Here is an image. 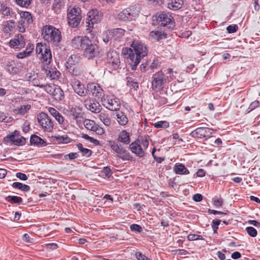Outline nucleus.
<instances>
[{"mask_svg":"<svg viewBox=\"0 0 260 260\" xmlns=\"http://www.w3.org/2000/svg\"><path fill=\"white\" fill-rule=\"evenodd\" d=\"M56 120L58 122V124L62 125V127L66 126L67 125V121L65 120L61 114L59 113L54 117Z\"/></svg>","mask_w":260,"mask_h":260,"instance_id":"ea45409f","label":"nucleus"},{"mask_svg":"<svg viewBox=\"0 0 260 260\" xmlns=\"http://www.w3.org/2000/svg\"><path fill=\"white\" fill-rule=\"evenodd\" d=\"M154 125L156 128H166L169 126V123L166 121H160L155 123Z\"/></svg>","mask_w":260,"mask_h":260,"instance_id":"37998d69","label":"nucleus"},{"mask_svg":"<svg viewBox=\"0 0 260 260\" xmlns=\"http://www.w3.org/2000/svg\"><path fill=\"white\" fill-rule=\"evenodd\" d=\"M101 102L106 108L111 111H117L121 106L119 99L114 95L104 96Z\"/></svg>","mask_w":260,"mask_h":260,"instance_id":"0eeeda50","label":"nucleus"},{"mask_svg":"<svg viewBox=\"0 0 260 260\" xmlns=\"http://www.w3.org/2000/svg\"><path fill=\"white\" fill-rule=\"evenodd\" d=\"M125 32V30L122 28H118L116 29H114L112 30L110 32L112 34L114 37H115L116 38H120L122 36L124 35Z\"/></svg>","mask_w":260,"mask_h":260,"instance_id":"58836bf2","label":"nucleus"},{"mask_svg":"<svg viewBox=\"0 0 260 260\" xmlns=\"http://www.w3.org/2000/svg\"><path fill=\"white\" fill-rule=\"evenodd\" d=\"M238 29V26L237 24L230 25L226 27V30L228 33L232 34L236 32Z\"/></svg>","mask_w":260,"mask_h":260,"instance_id":"864d4df0","label":"nucleus"},{"mask_svg":"<svg viewBox=\"0 0 260 260\" xmlns=\"http://www.w3.org/2000/svg\"><path fill=\"white\" fill-rule=\"evenodd\" d=\"M87 94L101 100L104 96L103 89L98 84L89 83L87 85Z\"/></svg>","mask_w":260,"mask_h":260,"instance_id":"4468645a","label":"nucleus"},{"mask_svg":"<svg viewBox=\"0 0 260 260\" xmlns=\"http://www.w3.org/2000/svg\"><path fill=\"white\" fill-rule=\"evenodd\" d=\"M16 176L17 178L23 181L26 180L27 179V177L26 174L21 172L17 173Z\"/></svg>","mask_w":260,"mask_h":260,"instance_id":"774afa93","label":"nucleus"},{"mask_svg":"<svg viewBox=\"0 0 260 260\" xmlns=\"http://www.w3.org/2000/svg\"><path fill=\"white\" fill-rule=\"evenodd\" d=\"M9 201L11 203H17L20 204L22 202V199L20 197L17 196H9Z\"/></svg>","mask_w":260,"mask_h":260,"instance_id":"a18cd8bd","label":"nucleus"},{"mask_svg":"<svg viewBox=\"0 0 260 260\" xmlns=\"http://www.w3.org/2000/svg\"><path fill=\"white\" fill-rule=\"evenodd\" d=\"M100 49L98 45L92 43L90 39L89 42L85 46L83 50V55L88 59H93L99 56Z\"/></svg>","mask_w":260,"mask_h":260,"instance_id":"ddd939ff","label":"nucleus"},{"mask_svg":"<svg viewBox=\"0 0 260 260\" xmlns=\"http://www.w3.org/2000/svg\"><path fill=\"white\" fill-rule=\"evenodd\" d=\"M29 55V54L28 53V52H27L26 51L24 50L22 52L18 53L17 54L16 56L18 58L22 59V58H24V57H27Z\"/></svg>","mask_w":260,"mask_h":260,"instance_id":"0e129e2a","label":"nucleus"},{"mask_svg":"<svg viewBox=\"0 0 260 260\" xmlns=\"http://www.w3.org/2000/svg\"><path fill=\"white\" fill-rule=\"evenodd\" d=\"M66 66L70 74L73 76H80L83 72L81 58L76 55H72L68 58Z\"/></svg>","mask_w":260,"mask_h":260,"instance_id":"7ed1b4c3","label":"nucleus"},{"mask_svg":"<svg viewBox=\"0 0 260 260\" xmlns=\"http://www.w3.org/2000/svg\"><path fill=\"white\" fill-rule=\"evenodd\" d=\"M221 220L218 219H215L212 221V227L214 233H217V230L218 229V225L220 224Z\"/></svg>","mask_w":260,"mask_h":260,"instance_id":"8fccbe9b","label":"nucleus"},{"mask_svg":"<svg viewBox=\"0 0 260 260\" xmlns=\"http://www.w3.org/2000/svg\"><path fill=\"white\" fill-rule=\"evenodd\" d=\"M259 101L256 100V101H254V102H252L249 108H248V109H249L250 111H252V110L254 109L255 108H256V107H257L259 105Z\"/></svg>","mask_w":260,"mask_h":260,"instance_id":"69168bd1","label":"nucleus"},{"mask_svg":"<svg viewBox=\"0 0 260 260\" xmlns=\"http://www.w3.org/2000/svg\"><path fill=\"white\" fill-rule=\"evenodd\" d=\"M6 70L12 74H16L19 72L20 69L17 67L14 61L7 63L6 67Z\"/></svg>","mask_w":260,"mask_h":260,"instance_id":"72a5a7b5","label":"nucleus"},{"mask_svg":"<svg viewBox=\"0 0 260 260\" xmlns=\"http://www.w3.org/2000/svg\"><path fill=\"white\" fill-rule=\"evenodd\" d=\"M16 19H12L4 22L3 31L5 34H9L13 32L16 26L15 20Z\"/></svg>","mask_w":260,"mask_h":260,"instance_id":"393cba45","label":"nucleus"},{"mask_svg":"<svg viewBox=\"0 0 260 260\" xmlns=\"http://www.w3.org/2000/svg\"><path fill=\"white\" fill-rule=\"evenodd\" d=\"M45 73L51 80L57 79L60 75V73L55 68H49L48 67L47 69H46Z\"/></svg>","mask_w":260,"mask_h":260,"instance_id":"c85d7f7f","label":"nucleus"},{"mask_svg":"<svg viewBox=\"0 0 260 260\" xmlns=\"http://www.w3.org/2000/svg\"><path fill=\"white\" fill-rule=\"evenodd\" d=\"M89 40L88 37L77 36L72 39L71 45L75 49L83 50Z\"/></svg>","mask_w":260,"mask_h":260,"instance_id":"2eb2a0df","label":"nucleus"},{"mask_svg":"<svg viewBox=\"0 0 260 260\" xmlns=\"http://www.w3.org/2000/svg\"><path fill=\"white\" fill-rule=\"evenodd\" d=\"M99 119L106 126H109L111 124V118L108 114L104 113H101L99 114Z\"/></svg>","mask_w":260,"mask_h":260,"instance_id":"4c0bfd02","label":"nucleus"},{"mask_svg":"<svg viewBox=\"0 0 260 260\" xmlns=\"http://www.w3.org/2000/svg\"><path fill=\"white\" fill-rule=\"evenodd\" d=\"M20 16V19L17 26L19 32H23L29 25L32 23L33 19L31 14L28 12H21Z\"/></svg>","mask_w":260,"mask_h":260,"instance_id":"f8f14e48","label":"nucleus"},{"mask_svg":"<svg viewBox=\"0 0 260 260\" xmlns=\"http://www.w3.org/2000/svg\"><path fill=\"white\" fill-rule=\"evenodd\" d=\"M26 45V38L24 35L19 34L9 41V46L14 49L20 50L24 48Z\"/></svg>","mask_w":260,"mask_h":260,"instance_id":"dca6fc26","label":"nucleus"},{"mask_svg":"<svg viewBox=\"0 0 260 260\" xmlns=\"http://www.w3.org/2000/svg\"><path fill=\"white\" fill-rule=\"evenodd\" d=\"M69 116L77 122L79 119L83 118V113L82 112V109L79 107H72L69 111Z\"/></svg>","mask_w":260,"mask_h":260,"instance_id":"5701e85b","label":"nucleus"},{"mask_svg":"<svg viewBox=\"0 0 260 260\" xmlns=\"http://www.w3.org/2000/svg\"><path fill=\"white\" fill-rule=\"evenodd\" d=\"M29 80L32 81V84L34 86H38L41 88H43L44 86V84L41 83L40 80L38 79L34 78L31 79L30 77H29Z\"/></svg>","mask_w":260,"mask_h":260,"instance_id":"6e6d98bb","label":"nucleus"},{"mask_svg":"<svg viewBox=\"0 0 260 260\" xmlns=\"http://www.w3.org/2000/svg\"><path fill=\"white\" fill-rule=\"evenodd\" d=\"M84 104L87 109L93 113H99L102 110L101 106L95 99H87L84 100Z\"/></svg>","mask_w":260,"mask_h":260,"instance_id":"412c9836","label":"nucleus"},{"mask_svg":"<svg viewBox=\"0 0 260 260\" xmlns=\"http://www.w3.org/2000/svg\"><path fill=\"white\" fill-rule=\"evenodd\" d=\"M52 138L54 141H56L58 144H67L70 143L72 140L67 135L52 137Z\"/></svg>","mask_w":260,"mask_h":260,"instance_id":"f704fd0d","label":"nucleus"},{"mask_svg":"<svg viewBox=\"0 0 260 260\" xmlns=\"http://www.w3.org/2000/svg\"><path fill=\"white\" fill-rule=\"evenodd\" d=\"M168 82V77L159 71L154 74L152 77V88L156 91H160L164 87V85Z\"/></svg>","mask_w":260,"mask_h":260,"instance_id":"39448f33","label":"nucleus"},{"mask_svg":"<svg viewBox=\"0 0 260 260\" xmlns=\"http://www.w3.org/2000/svg\"><path fill=\"white\" fill-rule=\"evenodd\" d=\"M43 51V52H42V54H41V55L39 56V58L43 62L47 65L52 61L51 50L49 47L46 46Z\"/></svg>","mask_w":260,"mask_h":260,"instance_id":"b1692460","label":"nucleus"},{"mask_svg":"<svg viewBox=\"0 0 260 260\" xmlns=\"http://www.w3.org/2000/svg\"><path fill=\"white\" fill-rule=\"evenodd\" d=\"M140 12V8L136 5L130 6L118 14V18L122 21H132L137 17Z\"/></svg>","mask_w":260,"mask_h":260,"instance_id":"6e6552de","label":"nucleus"},{"mask_svg":"<svg viewBox=\"0 0 260 260\" xmlns=\"http://www.w3.org/2000/svg\"><path fill=\"white\" fill-rule=\"evenodd\" d=\"M156 20L158 25L161 26L172 28L175 26V22L172 15L169 13L160 12L156 15Z\"/></svg>","mask_w":260,"mask_h":260,"instance_id":"1a4fd4ad","label":"nucleus"},{"mask_svg":"<svg viewBox=\"0 0 260 260\" xmlns=\"http://www.w3.org/2000/svg\"><path fill=\"white\" fill-rule=\"evenodd\" d=\"M107 63L113 70H116L118 68L120 61L119 54L116 51L114 50L109 51L107 55Z\"/></svg>","mask_w":260,"mask_h":260,"instance_id":"6ab92c4d","label":"nucleus"},{"mask_svg":"<svg viewBox=\"0 0 260 260\" xmlns=\"http://www.w3.org/2000/svg\"><path fill=\"white\" fill-rule=\"evenodd\" d=\"M14 133V135H11L8 136L7 138L10 139L11 141H12L14 143V144H15V141H17V138H16V137H18L19 136V132L17 131H15Z\"/></svg>","mask_w":260,"mask_h":260,"instance_id":"5fc2aeb1","label":"nucleus"},{"mask_svg":"<svg viewBox=\"0 0 260 260\" xmlns=\"http://www.w3.org/2000/svg\"><path fill=\"white\" fill-rule=\"evenodd\" d=\"M201 236L198 235L190 234L187 236V239L189 241H193L200 239Z\"/></svg>","mask_w":260,"mask_h":260,"instance_id":"338daca9","label":"nucleus"},{"mask_svg":"<svg viewBox=\"0 0 260 260\" xmlns=\"http://www.w3.org/2000/svg\"><path fill=\"white\" fill-rule=\"evenodd\" d=\"M149 141L147 139H137L129 145V149L136 156L143 157L145 155V151L148 148Z\"/></svg>","mask_w":260,"mask_h":260,"instance_id":"20e7f679","label":"nucleus"},{"mask_svg":"<svg viewBox=\"0 0 260 260\" xmlns=\"http://www.w3.org/2000/svg\"><path fill=\"white\" fill-rule=\"evenodd\" d=\"M246 231L249 236L252 237H255L257 234V231L252 226H248L246 228Z\"/></svg>","mask_w":260,"mask_h":260,"instance_id":"de8ad7c7","label":"nucleus"},{"mask_svg":"<svg viewBox=\"0 0 260 260\" xmlns=\"http://www.w3.org/2000/svg\"><path fill=\"white\" fill-rule=\"evenodd\" d=\"M51 95L55 100L59 101L63 98V91L59 86L56 85Z\"/></svg>","mask_w":260,"mask_h":260,"instance_id":"473e14b6","label":"nucleus"},{"mask_svg":"<svg viewBox=\"0 0 260 260\" xmlns=\"http://www.w3.org/2000/svg\"><path fill=\"white\" fill-rule=\"evenodd\" d=\"M174 172L178 175H188L189 171L181 163H176L173 168Z\"/></svg>","mask_w":260,"mask_h":260,"instance_id":"bb28decb","label":"nucleus"},{"mask_svg":"<svg viewBox=\"0 0 260 260\" xmlns=\"http://www.w3.org/2000/svg\"><path fill=\"white\" fill-rule=\"evenodd\" d=\"M118 142L124 144H128L131 142L130 136L126 131L123 130L118 134L117 139Z\"/></svg>","mask_w":260,"mask_h":260,"instance_id":"7c9ffc66","label":"nucleus"},{"mask_svg":"<svg viewBox=\"0 0 260 260\" xmlns=\"http://www.w3.org/2000/svg\"><path fill=\"white\" fill-rule=\"evenodd\" d=\"M47 45L44 44H43L42 43H38L36 46V53L38 55L41 56V54H42L43 51L44 50V49L46 47Z\"/></svg>","mask_w":260,"mask_h":260,"instance_id":"a19ab883","label":"nucleus"},{"mask_svg":"<svg viewBox=\"0 0 260 260\" xmlns=\"http://www.w3.org/2000/svg\"><path fill=\"white\" fill-rule=\"evenodd\" d=\"M82 138L86 139V140H89L90 142H91V143H93L95 144H98L99 143V141L89 136L87 134H82Z\"/></svg>","mask_w":260,"mask_h":260,"instance_id":"603ef678","label":"nucleus"},{"mask_svg":"<svg viewBox=\"0 0 260 260\" xmlns=\"http://www.w3.org/2000/svg\"><path fill=\"white\" fill-rule=\"evenodd\" d=\"M213 204L216 207H221L223 204V201L221 198H215L213 199Z\"/></svg>","mask_w":260,"mask_h":260,"instance_id":"bf43d9fd","label":"nucleus"},{"mask_svg":"<svg viewBox=\"0 0 260 260\" xmlns=\"http://www.w3.org/2000/svg\"><path fill=\"white\" fill-rule=\"evenodd\" d=\"M102 14L96 9H92L87 13L86 23L88 24V27H93V25L100 22L102 19Z\"/></svg>","mask_w":260,"mask_h":260,"instance_id":"f3484780","label":"nucleus"},{"mask_svg":"<svg viewBox=\"0 0 260 260\" xmlns=\"http://www.w3.org/2000/svg\"><path fill=\"white\" fill-rule=\"evenodd\" d=\"M64 4V0H54L52 5V8L54 12H57L63 7Z\"/></svg>","mask_w":260,"mask_h":260,"instance_id":"c9c22d12","label":"nucleus"},{"mask_svg":"<svg viewBox=\"0 0 260 260\" xmlns=\"http://www.w3.org/2000/svg\"><path fill=\"white\" fill-rule=\"evenodd\" d=\"M130 229L131 231L133 232H137L139 233H140L142 231V227L137 224H133L131 225Z\"/></svg>","mask_w":260,"mask_h":260,"instance_id":"4d7b16f0","label":"nucleus"},{"mask_svg":"<svg viewBox=\"0 0 260 260\" xmlns=\"http://www.w3.org/2000/svg\"><path fill=\"white\" fill-rule=\"evenodd\" d=\"M30 142L31 145L40 147H44L47 145V142L41 137L34 134L30 137Z\"/></svg>","mask_w":260,"mask_h":260,"instance_id":"a878e982","label":"nucleus"},{"mask_svg":"<svg viewBox=\"0 0 260 260\" xmlns=\"http://www.w3.org/2000/svg\"><path fill=\"white\" fill-rule=\"evenodd\" d=\"M81 9L79 8L69 7L68 9L67 17L69 25L72 27H77L81 21L82 16Z\"/></svg>","mask_w":260,"mask_h":260,"instance_id":"423d86ee","label":"nucleus"},{"mask_svg":"<svg viewBox=\"0 0 260 260\" xmlns=\"http://www.w3.org/2000/svg\"><path fill=\"white\" fill-rule=\"evenodd\" d=\"M16 145H22L26 142V139L23 137H21L20 138H17V141H15Z\"/></svg>","mask_w":260,"mask_h":260,"instance_id":"e2e57ef3","label":"nucleus"},{"mask_svg":"<svg viewBox=\"0 0 260 260\" xmlns=\"http://www.w3.org/2000/svg\"><path fill=\"white\" fill-rule=\"evenodd\" d=\"M71 85L74 92L78 95L83 97L87 95V87L79 80L73 78L71 80Z\"/></svg>","mask_w":260,"mask_h":260,"instance_id":"a211bd4d","label":"nucleus"},{"mask_svg":"<svg viewBox=\"0 0 260 260\" xmlns=\"http://www.w3.org/2000/svg\"><path fill=\"white\" fill-rule=\"evenodd\" d=\"M149 62L146 61L145 62L142 63L140 66V70L142 72H145L148 70L149 68Z\"/></svg>","mask_w":260,"mask_h":260,"instance_id":"052dcab7","label":"nucleus"},{"mask_svg":"<svg viewBox=\"0 0 260 260\" xmlns=\"http://www.w3.org/2000/svg\"><path fill=\"white\" fill-rule=\"evenodd\" d=\"M108 145L111 148L118 154V156L123 160H132V156L130 153L121 145H119L114 141H109Z\"/></svg>","mask_w":260,"mask_h":260,"instance_id":"9d476101","label":"nucleus"},{"mask_svg":"<svg viewBox=\"0 0 260 260\" xmlns=\"http://www.w3.org/2000/svg\"><path fill=\"white\" fill-rule=\"evenodd\" d=\"M16 4L22 7H28L31 4V0H15Z\"/></svg>","mask_w":260,"mask_h":260,"instance_id":"79ce46f5","label":"nucleus"},{"mask_svg":"<svg viewBox=\"0 0 260 260\" xmlns=\"http://www.w3.org/2000/svg\"><path fill=\"white\" fill-rule=\"evenodd\" d=\"M135 256L138 260H150L148 257L140 252H136Z\"/></svg>","mask_w":260,"mask_h":260,"instance_id":"13d9d810","label":"nucleus"},{"mask_svg":"<svg viewBox=\"0 0 260 260\" xmlns=\"http://www.w3.org/2000/svg\"><path fill=\"white\" fill-rule=\"evenodd\" d=\"M56 85L53 84V85H44V86L43 87L44 89L45 90L46 92L51 95L52 92H53V89H54Z\"/></svg>","mask_w":260,"mask_h":260,"instance_id":"09e8293b","label":"nucleus"},{"mask_svg":"<svg viewBox=\"0 0 260 260\" xmlns=\"http://www.w3.org/2000/svg\"><path fill=\"white\" fill-rule=\"evenodd\" d=\"M42 36L44 40L52 46H58L62 38L60 31L50 25L43 26Z\"/></svg>","mask_w":260,"mask_h":260,"instance_id":"f03ea898","label":"nucleus"},{"mask_svg":"<svg viewBox=\"0 0 260 260\" xmlns=\"http://www.w3.org/2000/svg\"><path fill=\"white\" fill-rule=\"evenodd\" d=\"M102 172L104 173L107 178H110L112 174L111 169L109 167H104Z\"/></svg>","mask_w":260,"mask_h":260,"instance_id":"3c124183","label":"nucleus"},{"mask_svg":"<svg viewBox=\"0 0 260 260\" xmlns=\"http://www.w3.org/2000/svg\"><path fill=\"white\" fill-rule=\"evenodd\" d=\"M183 4V0H170L168 3V8L173 10H177L182 7Z\"/></svg>","mask_w":260,"mask_h":260,"instance_id":"2f4dec72","label":"nucleus"},{"mask_svg":"<svg viewBox=\"0 0 260 260\" xmlns=\"http://www.w3.org/2000/svg\"><path fill=\"white\" fill-rule=\"evenodd\" d=\"M131 46L133 49L126 48L123 51V53L128 55L127 58L131 61L129 64L132 70L134 71L142 58L147 55L148 49L144 43L138 40H134Z\"/></svg>","mask_w":260,"mask_h":260,"instance_id":"f257e3e1","label":"nucleus"},{"mask_svg":"<svg viewBox=\"0 0 260 260\" xmlns=\"http://www.w3.org/2000/svg\"><path fill=\"white\" fill-rule=\"evenodd\" d=\"M0 14H2L6 19H17V14L13 10L3 4H0Z\"/></svg>","mask_w":260,"mask_h":260,"instance_id":"4be33fe9","label":"nucleus"},{"mask_svg":"<svg viewBox=\"0 0 260 260\" xmlns=\"http://www.w3.org/2000/svg\"><path fill=\"white\" fill-rule=\"evenodd\" d=\"M149 37L151 39L158 41L161 39L167 38V34L160 30H153L149 34Z\"/></svg>","mask_w":260,"mask_h":260,"instance_id":"c756f323","label":"nucleus"},{"mask_svg":"<svg viewBox=\"0 0 260 260\" xmlns=\"http://www.w3.org/2000/svg\"><path fill=\"white\" fill-rule=\"evenodd\" d=\"M77 147L82 153L83 156L88 157L91 155L92 152V151L89 149L84 148L81 143L77 144Z\"/></svg>","mask_w":260,"mask_h":260,"instance_id":"e433bc0d","label":"nucleus"},{"mask_svg":"<svg viewBox=\"0 0 260 260\" xmlns=\"http://www.w3.org/2000/svg\"><path fill=\"white\" fill-rule=\"evenodd\" d=\"M84 125L85 127L88 130L91 131L92 128L95 124V122L93 120L90 119H85L84 121Z\"/></svg>","mask_w":260,"mask_h":260,"instance_id":"49530a36","label":"nucleus"},{"mask_svg":"<svg viewBox=\"0 0 260 260\" xmlns=\"http://www.w3.org/2000/svg\"><path fill=\"white\" fill-rule=\"evenodd\" d=\"M116 119L118 123L122 126L125 125L128 123V118L126 114L121 111H116Z\"/></svg>","mask_w":260,"mask_h":260,"instance_id":"cd10ccee","label":"nucleus"},{"mask_svg":"<svg viewBox=\"0 0 260 260\" xmlns=\"http://www.w3.org/2000/svg\"><path fill=\"white\" fill-rule=\"evenodd\" d=\"M30 108L31 106L28 104L21 106L20 108H18V113L20 114H24L30 109Z\"/></svg>","mask_w":260,"mask_h":260,"instance_id":"c03bdc74","label":"nucleus"},{"mask_svg":"<svg viewBox=\"0 0 260 260\" xmlns=\"http://www.w3.org/2000/svg\"><path fill=\"white\" fill-rule=\"evenodd\" d=\"M160 62L157 59L155 58L151 64L149 66L151 70L156 69L158 66H160Z\"/></svg>","mask_w":260,"mask_h":260,"instance_id":"680f3d73","label":"nucleus"},{"mask_svg":"<svg viewBox=\"0 0 260 260\" xmlns=\"http://www.w3.org/2000/svg\"><path fill=\"white\" fill-rule=\"evenodd\" d=\"M38 121L44 131L51 132L53 129L54 124L51 118L45 112H41L37 117Z\"/></svg>","mask_w":260,"mask_h":260,"instance_id":"9b49d317","label":"nucleus"},{"mask_svg":"<svg viewBox=\"0 0 260 260\" xmlns=\"http://www.w3.org/2000/svg\"><path fill=\"white\" fill-rule=\"evenodd\" d=\"M211 129L206 127H200L197 128L190 133V136L197 139H203L210 137L212 135Z\"/></svg>","mask_w":260,"mask_h":260,"instance_id":"aec40b11","label":"nucleus"}]
</instances>
